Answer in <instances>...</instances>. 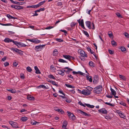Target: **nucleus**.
Returning a JSON list of instances; mask_svg holds the SVG:
<instances>
[{
    "label": "nucleus",
    "instance_id": "c9c22d12",
    "mask_svg": "<svg viewBox=\"0 0 129 129\" xmlns=\"http://www.w3.org/2000/svg\"><path fill=\"white\" fill-rule=\"evenodd\" d=\"M50 82L53 85L57 87L58 86V85L54 81H50Z\"/></svg>",
    "mask_w": 129,
    "mask_h": 129
},
{
    "label": "nucleus",
    "instance_id": "864d4df0",
    "mask_svg": "<svg viewBox=\"0 0 129 129\" xmlns=\"http://www.w3.org/2000/svg\"><path fill=\"white\" fill-rule=\"evenodd\" d=\"M105 118L108 120L109 119H111L112 118L109 115L106 116Z\"/></svg>",
    "mask_w": 129,
    "mask_h": 129
},
{
    "label": "nucleus",
    "instance_id": "69168bd1",
    "mask_svg": "<svg viewBox=\"0 0 129 129\" xmlns=\"http://www.w3.org/2000/svg\"><path fill=\"white\" fill-rule=\"evenodd\" d=\"M125 36L127 38L129 37V35L127 33H125L124 34Z\"/></svg>",
    "mask_w": 129,
    "mask_h": 129
},
{
    "label": "nucleus",
    "instance_id": "09e8293b",
    "mask_svg": "<svg viewBox=\"0 0 129 129\" xmlns=\"http://www.w3.org/2000/svg\"><path fill=\"white\" fill-rule=\"evenodd\" d=\"M76 23L74 22H72L71 23V27H74Z\"/></svg>",
    "mask_w": 129,
    "mask_h": 129
},
{
    "label": "nucleus",
    "instance_id": "1a4fd4ad",
    "mask_svg": "<svg viewBox=\"0 0 129 129\" xmlns=\"http://www.w3.org/2000/svg\"><path fill=\"white\" fill-rule=\"evenodd\" d=\"M64 69H66L68 70H67L66 71V73L67 74H69L70 73V71H73V69L70 68L69 67H65Z\"/></svg>",
    "mask_w": 129,
    "mask_h": 129
},
{
    "label": "nucleus",
    "instance_id": "58836bf2",
    "mask_svg": "<svg viewBox=\"0 0 129 129\" xmlns=\"http://www.w3.org/2000/svg\"><path fill=\"white\" fill-rule=\"evenodd\" d=\"M119 77L120 78H121L123 80H126V78L124 76H122V75H119Z\"/></svg>",
    "mask_w": 129,
    "mask_h": 129
},
{
    "label": "nucleus",
    "instance_id": "a18cd8bd",
    "mask_svg": "<svg viewBox=\"0 0 129 129\" xmlns=\"http://www.w3.org/2000/svg\"><path fill=\"white\" fill-rule=\"evenodd\" d=\"M0 24L1 25H2L3 26H9V25H12V24L10 23L6 24L0 23Z\"/></svg>",
    "mask_w": 129,
    "mask_h": 129
},
{
    "label": "nucleus",
    "instance_id": "774afa93",
    "mask_svg": "<svg viewBox=\"0 0 129 129\" xmlns=\"http://www.w3.org/2000/svg\"><path fill=\"white\" fill-rule=\"evenodd\" d=\"M116 15L118 17H121V15L118 12H117V13H116Z\"/></svg>",
    "mask_w": 129,
    "mask_h": 129
},
{
    "label": "nucleus",
    "instance_id": "bb28decb",
    "mask_svg": "<svg viewBox=\"0 0 129 129\" xmlns=\"http://www.w3.org/2000/svg\"><path fill=\"white\" fill-rule=\"evenodd\" d=\"M65 86L68 87L70 88H75V87L71 85H70L67 84H65Z\"/></svg>",
    "mask_w": 129,
    "mask_h": 129
},
{
    "label": "nucleus",
    "instance_id": "a19ab883",
    "mask_svg": "<svg viewBox=\"0 0 129 129\" xmlns=\"http://www.w3.org/2000/svg\"><path fill=\"white\" fill-rule=\"evenodd\" d=\"M58 61L59 62H63V63H64V62H66L67 63V62L66 61H65L64 60L62 59H59L58 60Z\"/></svg>",
    "mask_w": 129,
    "mask_h": 129
},
{
    "label": "nucleus",
    "instance_id": "473e14b6",
    "mask_svg": "<svg viewBox=\"0 0 129 129\" xmlns=\"http://www.w3.org/2000/svg\"><path fill=\"white\" fill-rule=\"evenodd\" d=\"M41 41L36 39H34V43L37 44L40 43Z\"/></svg>",
    "mask_w": 129,
    "mask_h": 129
},
{
    "label": "nucleus",
    "instance_id": "680f3d73",
    "mask_svg": "<svg viewBox=\"0 0 129 129\" xmlns=\"http://www.w3.org/2000/svg\"><path fill=\"white\" fill-rule=\"evenodd\" d=\"M108 52L110 54H113L114 53V51L110 50H108Z\"/></svg>",
    "mask_w": 129,
    "mask_h": 129
},
{
    "label": "nucleus",
    "instance_id": "e433bc0d",
    "mask_svg": "<svg viewBox=\"0 0 129 129\" xmlns=\"http://www.w3.org/2000/svg\"><path fill=\"white\" fill-rule=\"evenodd\" d=\"M105 104L111 106V107H114L115 106L114 104H112L108 102H105Z\"/></svg>",
    "mask_w": 129,
    "mask_h": 129
},
{
    "label": "nucleus",
    "instance_id": "72a5a7b5",
    "mask_svg": "<svg viewBox=\"0 0 129 129\" xmlns=\"http://www.w3.org/2000/svg\"><path fill=\"white\" fill-rule=\"evenodd\" d=\"M48 77L49 78L51 79L52 78L53 79L55 80L56 79V78L54 77V76L50 74V75H49L48 76Z\"/></svg>",
    "mask_w": 129,
    "mask_h": 129
},
{
    "label": "nucleus",
    "instance_id": "603ef678",
    "mask_svg": "<svg viewBox=\"0 0 129 129\" xmlns=\"http://www.w3.org/2000/svg\"><path fill=\"white\" fill-rule=\"evenodd\" d=\"M59 110L58 111L59 113H60L61 114H63L64 113V111L62 109H59Z\"/></svg>",
    "mask_w": 129,
    "mask_h": 129
},
{
    "label": "nucleus",
    "instance_id": "37998d69",
    "mask_svg": "<svg viewBox=\"0 0 129 129\" xmlns=\"http://www.w3.org/2000/svg\"><path fill=\"white\" fill-rule=\"evenodd\" d=\"M39 122L36 121H34V122L32 121L31 122V124L34 125H35L36 124H39Z\"/></svg>",
    "mask_w": 129,
    "mask_h": 129
},
{
    "label": "nucleus",
    "instance_id": "f03ea898",
    "mask_svg": "<svg viewBox=\"0 0 129 129\" xmlns=\"http://www.w3.org/2000/svg\"><path fill=\"white\" fill-rule=\"evenodd\" d=\"M78 52L82 57H87V55L86 54H85V52L83 50L79 49L78 50Z\"/></svg>",
    "mask_w": 129,
    "mask_h": 129
},
{
    "label": "nucleus",
    "instance_id": "c85d7f7f",
    "mask_svg": "<svg viewBox=\"0 0 129 129\" xmlns=\"http://www.w3.org/2000/svg\"><path fill=\"white\" fill-rule=\"evenodd\" d=\"M19 45L21 47H25L26 46V45L23 43L21 42L19 43Z\"/></svg>",
    "mask_w": 129,
    "mask_h": 129
},
{
    "label": "nucleus",
    "instance_id": "de8ad7c7",
    "mask_svg": "<svg viewBox=\"0 0 129 129\" xmlns=\"http://www.w3.org/2000/svg\"><path fill=\"white\" fill-rule=\"evenodd\" d=\"M121 50L123 52L126 50V49L124 47L122 46L121 48Z\"/></svg>",
    "mask_w": 129,
    "mask_h": 129
},
{
    "label": "nucleus",
    "instance_id": "412c9836",
    "mask_svg": "<svg viewBox=\"0 0 129 129\" xmlns=\"http://www.w3.org/2000/svg\"><path fill=\"white\" fill-rule=\"evenodd\" d=\"M89 75L86 76V78L87 80H88L90 82H91L92 81V79L91 77L90 76V78H89Z\"/></svg>",
    "mask_w": 129,
    "mask_h": 129
},
{
    "label": "nucleus",
    "instance_id": "2f4dec72",
    "mask_svg": "<svg viewBox=\"0 0 129 129\" xmlns=\"http://www.w3.org/2000/svg\"><path fill=\"white\" fill-rule=\"evenodd\" d=\"M58 73L59 74L62 76H63L64 75V73L62 71V70L59 71Z\"/></svg>",
    "mask_w": 129,
    "mask_h": 129
},
{
    "label": "nucleus",
    "instance_id": "aec40b11",
    "mask_svg": "<svg viewBox=\"0 0 129 129\" xmlns=\"http://www.w3.org/2000/svg\"><path fill=\"white\" fill-rule=\"evenodd\" d=\"M84 105H85L87 107L91 108H93L94 107V106L93 105H91L89 104L85 103Z\"/></svg>",
    "mask_w": 129,
    "mask_h": 129
},
{
    "label": "nucleus",
    "instance_id": "4468645a",
    "mask_svg": "<svg viewBox=\"0 0 129 129\" xmlns=\"http://www.w3.org/2000/svg\"><path fill=\"white\" fill-rule=\"evenodd\" d=\"M67 124V122L66 120L64 121L63 123L62 127L66 128Z\"/></svg>",
    "mask_w": 129,
    "mask_h": 129
},
{
    "label": "nucleus",
    "instance_id": "052dcab7",
    "mask_svg": "<svg viewBox=\"0 0 129 129\" xmlns=\"http://www.w3.org/2000/svg\"><path fill=\"white\" fill-rule=\"evenodd\" d=\"M4 65L5 67H7L9 65V63L8 62H6L5 63H4Z\"/></svg>",
    "mask_w": 129,
    "mask_h": 129
},
{
    "label": "nucleus",
    "instance_id": "20e7f679",
    "mask_svg": "<svg viewBox=\"0 0 129 129\" xmlns=\"http://www.w3.org/2000/svg\"><path fill=\"white\" fill-rule=\"evenodd\" d=\"M81 93L84 95H90L91 93V92L87 90H84L81 91Z\"/></svg>",
    "mask_w": 129,
    "mask_h": 129
},
{
    "label": "nucleus",
    "instance_id": "c756f323",
    "mask_svg": "<svg viewBox=\"0 0 129 129\" xmlns=\"http://www.w3.org/2000/svg\"><path fill=\"white\" fill-rule=\"evenodd\" d=\"M82 31L83 33L87 37H89V35L87 31L84 30H83Z\"/></svg>",
    "mask_w": 129,
    "mask_h": 129
},
{
    "label": "nucleus",
    "instance_id": "338daca9",
    "mask_svg": "<svg viewBox=\"0 0 129 129\" xmlns=\"http://www.w3.org/2000/svg\"><path fill=\"white\" fill-rule=\"evenodd\" d=\"M109 33V32L108 33V35H109V37L110 38H111L113 36V35L112 32H111V33Z\"/></svg>",
    "mask_w": 129,
    "mask_h": 129
},
{
    "label": "nucleus",
    "instance_id": "9d476101",
    "mask_svg": "<svg viewBox=\"0 0 129 129\" xmlns=\"http://www.w3.org/2000/svg\"><path fill=\"white\" fill-rule=\"evenodd\" d=\"M91 22L89 21H87L86 22V26L90 29L91 28Z\"/></svg>",
    "mask_w": 129,
    "mask_h": 129
},
{
    "label": "nucleus",
    "instance_id": "ea45409f",
    "mask_svg": "<svg viewBox=\"0 0 129 129\" xmlns=\"http://www.w3.org/2000/svg\"><path fill=\"white\" fill-rule=\"evenodd\" d=\"M62 3L61 2H57L56 4V5L58 6H60L62 5Z\"/></svg>",
    "mask_w": 129,
    "mask_h": 129
},
{
    "label": "nucleus",
    "instance_id": "dca6fc26",
    "mask_svg": "<svg viewBox=\"0 0 129 129\" xmlns=\"http://www.w3.org/2000/svg\"><path fill=\"white\" fill-rule=\"evenodd\" d=\"M63 57L65 58L70 61V56L69 55H63Z\"/></svg>",
    "mask_w": 129,
    "mask_h": 129
},
{
    "label": "nucleus",
    "instance_id": "ddd939ff",
    "mask_svg": "<svg viewBox=\"0 0 129 129\" xmlns=\"http://www.w3.org/2000/svg\"><path fill=\"white\" fill-rule=\"evenodd\" d=\"M34 69L35 70H36L35 73L36 74H40L41 73L40 70L38 68L37 66L35 67Z\"/></svg>",
    "mask_w": 129,
    "mask_h": 129
},
{
    "label": "nucleus",
    "instance_id": "4d7b16f0",
    "mask_svg": "<svg viewBox=\"0 0 129 129\" xmlns=\"http://www.w3.org/2000/svg\"><path fill=\"white\" fill-rule=\"evenodd\" d=\"M56 40L57 41L59 42H61L63 41L60 39H56Z\"/></svg>",
    "mask_w": 129,
    "mask_h": 129
},
{
    "label": "nucleus",
    "instance_id": "f3484780",
    "mask_svg": "<svg viewBox=\"0 0 129 129\" xmlns=\"http://www.w3.org/2000/svg\"><path fill=\"white\" fill-rule=\"evenodd\" d=\"M58 52L57 50L56 49L54 50L53 52V55L54 56H56L58 55Z\"/></svg>",
    "mask_w": 129,
    "mask_h": 129
},
{
    "label": "nucleus",
    "instance_id": "c03bdc74",
    "mask_svg": "<svg viewBox=\"0 0 129 129\" xmlns=\"http://www.w3.org/2000/svg\"><path fill=\"white\" fill-rule=\"evenodd\" d=\"M67 113H68V115L69 116V118H71L70 116H71L72 114H73V113L69 111H68L67 112Z\"/></svg>",
    "mask_w": 129,
    "mask_h": 129
},
{
    "label": "nucleus",
    "instance_id": "bf43d9fd",
    "mask_svg": "<svg viewBox=\"0 0 129 129\" xmlns=\"http://www.w3.org/2000/svg\"><path fill=\"white\" fill-rule=\"evenodd\" d=\"M50 69L51 70H55V69L54 68V66L53 65H51L50 66Z\"/></svg>",
    "mask_w": 129,
    "mask_h": 129
},
{
    "label": "nucleus",
    "instance_id": "a211bd4d",
    "mask_svg": "<svg viewBox=\"0 0 129 129\" xmlns=\"http://www.w3.org/2000/svg\"><path fill=\"white\" fill-rule=\"evenodd\" d=\"M72 73L74 74V75L80 74V75H83V73L80 71L76 72H75L74 71H73L72 72Z\"/></svg>",
    "mask_w": 129,
    "mask_h": 129
},
{
    "label": "nucleus",
    "instance_id": "39448f33",
    "mask_svg": "<svg viewBox=\"0 0 129 129\" xmlns=\"http://www.w3.org/2000/svg\"><path fill=\"white\" fill-rule=\"evenodd\" d=\"M99 112L100 113L106 114L107 113V111L105 108H102L98 110Z\"/></svg>",
    "mask_w": 129,
    "mask_h": 129
},
{
    "label": "nucleus",
    "instance_id": "7ed1b4c3",
    "mask_svg": "<svg viewBox=\"0 0 129 129\" xmlns=\"http://www.w3.org/2000/svg\"><path fill=\"white\" fill-rule=\"evenodd\" d=\"M116 112L118 114L121 118L124 119L125 118V115L124 114V113L122 111L120 110H116Z\"/></svg>",
    "mask_w": 129,
    "mask_h": 129
},
{
    "label": "nucleus",
    "instance_id": "e2e57ef3",
    "mask_svg": "<svg viewBox=\"0 0 129 129\" xmlns=\"http://www.w3.org/2000/svg\"><path fill=\"white\" fill-rule=\"evenodd\" d=\"M34 39H27V40L29 41H30L32 43H34Z\"/></svg>",
    "mask_w": 129,
    "mask_h": 129
},
{
    "label": "nucleus",
    "instance_id": "f8f14e48",
    "mask_svg": "<svg viewBox=\"0 0 129 129\" xmlns=\"http://www.w3.org/2000/svg\"><path fill=\"white\" fill-rule=\"evenodd\" d=\"M27 99L29 100H35V98L33 96L29 95L27 96Z\"/></svg>",
    "mask_w": 129,
    "mask_h": 129
},
{
    "label": "nucleus",
    "instance_id": "7c9ffc66",
    "mask_svg": "<svg viewBox=\"0 0 129 129\" xmlns=\"http://www.w3.org/2000/svg\"><path fill=\"white\" fill-rule=\"evenodd\" d=\"M89 66L91 67H94V63L92 61H90L89 62Z\"/></svg>",
    "mask_w": 129,
    "mask_h": 129
},
{
    "label": "nucleus",
    "instance_id": "b1692460",
    "mask_svg": "<svg viewBox=\"0 0 129 129\" xmlns=\"http://www.w3.org/2000/svg\"><path fill=\"white\" fill-rule=\"evenodd\" d=\"M16 52L18 53L20 55H22L23 53H22V51L17 49H16Z\"/></svg>",
    "mask_w": 129,
    "mask_h": 129
},
{
    "label": "nucleus",
    "instance_id": "cd10ccee",
    "mask_svg": "<svg viewBox=\"0 0 129 129\" xmlns=\"http://www.w3.org/2000/svg\"><path fill=\"white\" fill-rule=\"evenodd\" d=\"M27 119V117H22L21 118V120L23 122L26 121Z\"/></svg>",
    "mask_w": 129,
    "mask_h": 129
},
{
    "label": "nucleus",
    "instance_id": "6ab92c4d",
    "mask_svg": "<svg viewBox=\"0 0 129 129\" xmlns=\"http://www.w3.org/2000/svg\"><path fill=\"white\" fill-rule=\"evenodd\" d=\"M71 118H70V119H71L72 121H74L76 118V116L74 115L73 114H72L71 116H70Z\"/></svg>",
    "mask_w": 129,
    "mask_h": 129
},
{
    "label": "nucleus",
    "instance_id": "4be33fe9",
    "mask_svg": "<svg viewBox=\"0 0 129 129\" xmlns=\"http://www.w3.org/2000/svg\"><path fill=\"white\" fill-rule=\"evenodd\" d=\"M110 90L111 91V92L112 95H115L116 94V91L114 90L113 89H112L111 88Z\"/></svg>",
    "mask_w": 129,
    "mask_h": 129
},
{
    "label": "nucleus",
    "instance_id": "f704fd0d",
    "mask_svg": "<svg viewBox=\"0 0 129 129\" xmlns=\"http://www.w3.org/2000/svg\"><path fill=\"white\" fill-rule=\"evenodd\" d=\"M86 89L89 91L90 92L93 89V88L89 86H87L86 87Z\"/></svg>",
    "mask_w": 129,
    "mask_h": 129
},
{
    "label": "nucleus",
    "instance_id": "6e6552de",
    "mask_svg": "<svg viewBox=\"0 0 129 129\" xmlns=\"http://www.w3.org/2000/svg\"><path fill=\"white\" fill-rule=\"evenodd\" d=\"M45 45H40L39 46H36L35 48V49L36 50V51L37 52L39 51V50L38 49H42L43 46H44Z\"/></svg>",
    "mask_w": 129,
    "mask_h": 129
},
{
    "label": "nucleus",
    "instance_id": "a878e982",
    "mask_svg": "<svg viewBox=\"0 0 129 129\" xmlns=\"http://www.w3.org/2000/svg\"><path fill=\"white\" fill-rule=\"evenodd\" d=\"M8 91L12 93H15L16 92V91L14 89H7Z\"/></svg>",
    "mask_w": 129,
    "mask_h": 129
},
{
    "label": "nucleus",
    "instance_id": "f257e3e1",
    "mask_svg": "<svg viewBox=\"0 0 129 129\" xmlns=\"http://www.w3.org/2000/svg\"><path fill=\"white\" fill-rule=\"evenodd\" d=\"M102 86L100 85L94 88V90H93V91L94 93L100 94L102 91Z\"/></svg>",
    "mask_w": 129,
    "mask_h": 129
},
{
    "label": "nucleus",
    "instance_id": "3c124183",
    "mask_svg": "<svg viewBox=\"0 0 129 129\" xmlns=\"http://www.w3.org/2000/svg\"><path fill=\"white\" fill-rule=\"evenodd\" d=\"M45 2H46L45 1H44L41 2H40V3H39V4L40 6L42 5H43L45 3Z\"/></svg>",
    "mask_w": 129,
    "mask_h": 129
},
{
    "label": "nucleus",
    "instance_id": "49530a36",
    "mask_svg": "<svg viewBox=\"0 0 129 129\" xmlns=\"http://www.w3.org/2000/svg\"><path fill=\"white\" fill-rule=\"evenodd\" d=\"M119 104L122 105H123L125 106H126V103H125L124 102H120L119 103Z\"/></svg>",
    "mask_w": 129,
    "mask_h": 129
},
{
    "label": "nucleus",
    "instance_id": "8fccbe9b",
    "mask_svg": "<svg viewBox=\"0 0 129 129\" xmlns=\"http://www.w3.org/2000/svg\"><path fill=\"white\" fill-rule=\"evenodd\" d=\"M87 50L88 51H90V53L91 54H93V53H94V52L92 51L91 49L90 48L87 47Z\"/></svg>",
    "mask_w": 129,
    "mask_h": 129
},
{
    "label": "nucleus",
    "instance_id": "393cba45",
    "mask_svg": "<svg viewBox=\"0 0 129 129\" xmlns=\"http://www.w3.org/2000/svg\"><path fill=\"white\" fill-rule=\"evenodd\" d=\"M111 44L112 45V46H116L117 45V44L115 42V41L113 40L112 41H111Z\"/></svg>",
    "mask_w": 129,
    "mask_h": 129
},
{
    "label": "nucleus",
    "instance_id": "9b49d317",
    "mask_svg": "<svg viewBox=\"0 0 129 129\" xmlns=\"http://www.w3.org/2000/svg\"><path fill=\"white\" fill-rule=\"evenodd\" d=\"M13 40L9 38H6L4 40V41L6 43H9L10 42H12Z\"/></svg>",
    "mask_w": 129,
    "mask_h": 129
},
{
    "label": "nucleus",
    "instance_id": "5701e85b",
    "mask_svg": "<svg viewBox=\"0 0 129 129\" xmlns=\"http://www.w3.org/2000/svg\"><path fill=\"white\" fill-rule=\"evenodd\" d=\"M38 88H43L45 89H47L48 88H47V87L45 86L44 85L42 84L40 85L38 87Z\"/></svg>",
    "mask_w": 129,
    "mask_h": 129
},
{
    "label": "nucleus",
    "instance_id": "4c0bfd02",
    "mask_svg": "<svg viewBox=\"0 0 129 129\" xmlns=\"http://www.w3.org/2000/svg\"><path fill=\"white\" fill-rule=\"evenodd\" d=\"M26 70L27 71L30 72H31L32 71V70L30 67L29 66L26 68Z\"/></svg>",
    "mask_w": 129,
    "mask_h": 129
},
{
    "label": "nucleus",
    "instance_id": "0eeeda50",
    "mask_svg": "<svg viewBox=\"0 0 129 129\" xmlns=\"http://www.w3.org/2000/svg\"><path fill=\"white\" fill-rule=\"evenodd\" d=\"M78 112H79V113H81L82 115H84L87 117H90L91 116V115L88 114L86 112H84L80 110H79Z\"/></svg>",
    "mask_w": 129,
    "mask_h": 129
},
{
    "label": "nucleus",
    "instance_id": "5fc2aeb1",
    "mask_svg": "<svg viewBox=\"0 0 129 129\" xmlns=\"http://www.w3.org/2000/svg\"><path fill=\"white\" fill-rule=\"evenodd\" d=\"M20 77L22 79H24V74L22 73L20 74Z\"/></svg>",
    "mask_w": 129,
    "mask_h": 129
},
{
    "label": "nucleus",
    "instance_id": "79ce46f5",
    "mask_svg": "<svg viewBox=\"0 0 129 129\" xmlns=\"http://www.w3.org/2000/svg\"><path fill=\"white\" fill-rule=\"evenodd\" d=\"M12 42L16 45L18 47L19 44V42H18L17 41H15L13 40Z\"/></svg>",
    "mask_w": 129,
    "mask_h": 129
},
{
    "label": "nucleus",
    "instance_id": "6e6d98bb",
    "mask_svg": "<svg viewBox=\"0 0 129 129\" xmlns=\"http://www.w3.org/2000/svg\"><path fill=\"white\" fill-rule=\"evenodd\" d=\"M7 16L9 19H12L13 16H12L9 14H7Z\"/></svg>",
    "mask_w": 129,
    "mask_h": 129
},
{
    "label": "nucleus",
    "instance_id": "423d86ee",
    "mask_svg": "<svg viewBox=\"0 0 129 129\" xmlns=\"http://www.w3.org/2000/svg\"><path fill=\"white\" fill-rule=\"evenodd\" d=\"M99 77L98 75H95L93 77V82L94 84H97L98 82Z\"/></svg>",
    "mask_w": 129,
    "mask_h": 129
},
{
    "label": "nucleus",
    "instance_id": "13d9d810",
    "mask_svg": "<svg viewBox=\"0 0 129 129\" xmlns=\"http://www.w3.org/2000/svg\"><path fill=\"white\" fill-rule=\"evenodd\" d=\"M78 104H79L80 105L83 106L84 107H85V105H84L83 104H82L81 101L79 102L78 103Z\"/></svg>",
    "mask_w": 129,
    "mask_h": 129
},
{
    "label": "nucleus",
    "instance_id": "2eb2a0df",
    "mask_svg": "<svg viewBox=\"0 0 129 129\" xmlns=\"http://www.w3.org/2000/svg\"><path fill=\"white\" fill-rule=\"evenodd\" d=\"M12 126L13 127L16 128H19L20 127L19 126L18 124L15 122H14V123L13 124Z\"/></svg>",
    "mask_w": 129,
    "mask_h": 129
},
{
    "label": "nucleus",
    "instance_id": "0e129e2a",
    "mask_svg": "<svg viewBox=\"0 0 129 129\" xmlns=\"http://www.w3.org/2000/svg\"><path fill=\"white\" fill-rule=\"evenodd\" d=\"M23 8V7L22 6H18L17 10H20Z\"/></svg>",
    "mask_w": 129,
    "mask_h": 129
}]
</instances>
